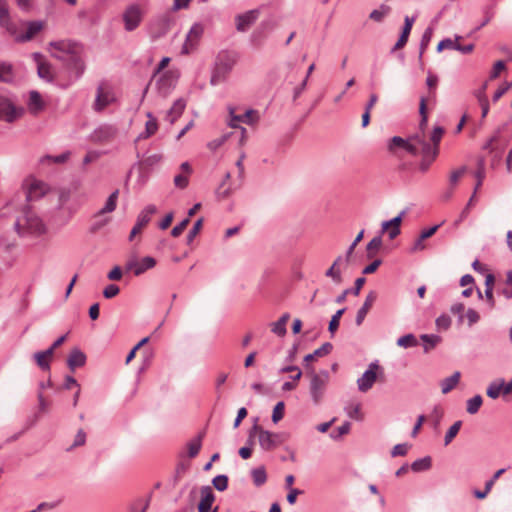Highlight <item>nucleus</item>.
<instances>
[{"mask_svg": "<svg viewBox=\"0 0 512 512\" xmlns=\"http://www.w3.org/2000/svg\"><path fill=\"white\" fill-rule=\"evenodd\" d=\"M51 56L63 62L70 73L69 82L63 87L66 88L82 77L86 65L84 61V48L76 41L58 40L49 43Z\"/></svg>", "mask_w": 512, "mask_h": 512, "instance_id": "1", "label": "nucleus"}, {"mask_svg": "<svg viewBox=\"0 0 512 512\" xmlns=\"http://www.w3.org/2000/svg\"><path fill=\"white\" fill-rule=\"evenodd\" d=\"M285 440V434H273L264 430L258 425V418H255L254 424L249 430L246 445L242 448H254L257 445L260 448H271L283 444Z\"/></svg>", "mask_w": 512, "mask_h": 512, "instance_id": "2", "label": "nucleus"}, {"mask_svg": "<svg viewBox=\"0 0 512 512\" xmlns=\"http://www.w3.org/2000/svg\"><path fill=\"white\" fill-rule=\"evenodd\" d=\"M237 62V56L234 52L227 50L220 51L215 59V63L212 69L210 83L212 86H217L224 82L230 72L233 70Z\"/></svg>", "mask_w": 512, "mask_h": 512, "instance_id": "3", "label": "nucleus"}, {"mask_svg": "<svg viewBox=\"0 0 512 512\" xmlns=\"http://www.w3.org/2000/svg\"><path fill=\"white\" fill-rule=\"evenodd\" d=\"M173 24L171 12H163L155 15L148 23L147 32L152 41H156L170 31Z\"/></svg>", "mask_w": 512, "mask_h": 512, "instance_id": "4", "label": "nucleus"}, {"mask_svg": "<svg viewBox=\"0 0 512 512\" xmlns=\"http://www.w3.org/2000/svg\"><path fill=\"white\" fill-rule=\"evenodd\" d=\"M310 396L314 404L318 405L326 391V387L329 381V373L327 370H321L319 373H315L311 369L310 373Z\"/></svg>", "mask_w": 512, "mask_h": 512, "instance_id": "5", "label": "nucleus"}, {"mask_svg": "<svg viewBox=\"0 0 512 512\" xmlns=\"http://www.w3.org/2000/svg\"><path fill=\"white\" fill-rule=\"evenodd\" d=\"M23 221L24 223L21 220H17L14 224L15 230L19 235H24L25 233L41 235L46 230L43 221L32 212H27Z\"/></svg>", "mask_w": 512, "mask_h": 512, "instance_id": "6", "label": "nucleus"}, {"mask_svg": "<svg viewBox=\"0 0 512 512\" xmlns=\"http://www.w3.org/2000/svg\"><path fill=\"white\" fill-rule=\"evenodd\" d=\"M27 201H36L42 198L49 190L48 185L35 178L34 176H28L22 185Z\"/></svg>", "mask_w": 512, "mask_h": 512, "instance_id": "7", "label": "nucleus"}, {"mask_svg": "<svg viewBox=\"0 0 512 512\" xmlns=\"http://www.w3.org/2000/svg\"><path fill=\"white\" fill-rule=\"evenodd\" d=\"M116 100L113 89L106 83H101L97 86L95 101L93 103V110L97 113L104 111L105 108L110 106Z\"/></svg>", "mask_w": 512, "mask_h": 512, "instance_id": "8", "label": "nucleus"}, {"mask_svg": "<svg viewBox=\"0 0 512 512\" xmlns=\"http://www.w3.org/2000/svg\"><path fill=\"white\" fill-rule=\"evenodd\" d=\"M118 134V128L114 124L102 123L89 135V140L95 144H105L112 141Z\"/></svg>", "mask_w": 512, "mask_h": 512, "instance_id": "9", "label": "nucleus"}, {"mask_svg": "<svg viewBox=\"0 0 512 512\" xmlns=\"http://www.w3.org/2000/svg\"><path fill=\"white\" fill-rule=\"evenodd\" d=\"M79 205L71 201V192L69 189H60L58 191L57 209L65 217V222H68L73 215L77 212Z\"/></svg>", "mask_w": 512, "mask_h": 512, "instance_id": "10", "label": "nucleus"}, {"mask_svg": "<svg viewBox=\"0 0 512 512\" xmlns=\"http://www.w3.org/2000/svg\"><path fill=\"white\" fill-rule=\"evenodd\" d=\"M122 19L124 22V29L127 32H132L141 24L143 19V11L138 4H130L124 10Z\"/></svg>", "mask_w": 512, "mask_h": 512, "instance_id": "11", "label": "nucleus"}, {"mask_svg": "<svg viewBox=\"0 0 512 512\" xmlns=\"http://www.w3.org/2000/svg\"><path fill=\"white\" fill-rule=\"evenodd\" d=\"M21 25L26 27L25 33H20L19 25L16 23V34H10L18 43L30 41L44 27L43 22L39 20L22 22Z\"/></svg>", "mask_w": 512, "mask_h": 512, "instance_id": "12", "label": "nucleus"}, {"mask_svg": "<svg viewBox=\"0 0 512 512\" xmlns=\"http://www.w3.org/2000/svg\"><path fill=\"white\" fill-rule=\"evenodd\" d=\"M155 265L156 260L151 256H145L142 259L132 257L126 262L125 270L132 271L135 276H140L147 270L154 268Z\"/></svg>", "mask_w": 512, "mask_h": 512, "instance_id": "13", "label": "nucleus"}, {"mask_svg": "<svg viewBox=\"0 0 512 512\" xmlns=\"http://www.w3.org/2000/svg\"><path fill=\"white\" fill-rule=\"evenodd\" d=\"M229 114H230V120L228 122V125L231 128H239L241 130L242 139H244V137H245L246 129L242 126L235 124L234 120H242V122H244L248 125H254L260 119L258 112L254 109H248L244 115H235L234 108L230 107Z\"/></svg>", "mask_w": 512, "mask_h": 512, "instance_id": "14", "label": "nucleus"}, {"mask_svg": "<svg viewBox=\"0 0 512 512\" xmlns=\"http://www.w3.org/2000/svg\"><path fill=\"white\" fill-rule=\"evenodd\" d=\"M379 368L378 361L369 364L368 369L357 380V387L360 392L365 393L373 387L377 379V371Z\"/></svg>", "mask_w": 512, "mask_h": 512, "instance_id": "15", "label": "nucleus"}, {"mask_svg": "<svg viewBox=\"0 0 512 512\" xmlns=\"http://www.w3.org/2000/svg\"><path fill=\"white\" fill-rule=\"evenodd\" d=\"M203 33V25L200 23H194L186 35V40L182 46V54H189L191 51H193Z\"/></svg>", "mask_w": 512, "mask_h": 512, "instance_id": "16", "label": "nucleus"}, {"mask_svg": "<svg viewBox=\"0 0 512 512\" xmlns=\"http://www.w3.org/2000/svg\"><path fill=\"white\" fill-rule=\"evenodd\" d=\"M177 76L172 71L164 72L156 81V89L163 97L168 96L175 88Z\"/></svg>", "mask_w": 512, "mask_h": 512, "instance_id": "17", "label": "nucleus"}, {"mask_svg": "<svg viewBox=\"0 0 512 512\" xmlns=\"http://www.w3.org/2000/svg\"><path fill=\"white\" fill-rule=\"evenodd\" d=\"M157 208L155 205L150 204L147 205L137 216L136 223L131 230L129 239L132 240L133 237L141 231V229L146 226L154 213H156Z\"/></svg>", "mask_w": 512, "mask_h": 512, "instance_id": "18", "label": "nucleus"}, {"mask_svg": "<svg viewBox=\"0 0 512 512\" xmlns=\"http://www.w3.org/2000/svg\"><path fill=\"white\" fill-rule=\"evenodd\" d=\"M21 114L22 110L17 109L6 97L0 96V119L11 123Z\"/></svg>", "mask_w": 512, "mask_h": 512, "instance_id": "19", "label": "nucleus"}, {"mask_svg": "<svg viewBox=\"0 0 512 512\" xmlns=\"http://www.w3.org/2000/svg\"><path fill=\"white\" fill-rule=\"evenodd\" d=\"M259 15L257 9L246 11L243 14H239L235 17L236 29L239 32L247 31L252 24L255 23Z\"/></svg>", "mask_w": 512, "mask_h": 512, "instance_id": "20", "label": "nucleus"}, {"mask_svg": "<svg viewBox=\"0 0 512 512\" xmlns=\"http://www.w3.org/2000/svg\"><path fill=\"white\" fill-rule=\"evenodd\" d=\"M201 499L198 504L199 512H209L215 501L213 490L210 486H203L200 490Z\"/></svg>", "mask_w": 512, "mask_h": 512, "instance_id": "21", "label": "nucleus"}, {"mask_svg": "<svg viewBox=\"0 0 512 512\" xmlns=\"http://www.w3.org/2000/svg\"><path fill=\"white\" fill-rule=\"evenodd\" d=\"M415 20H416V16H406L404 18V26L402 29V33H401L398 41L392 48V52H394L395 50L400 49L406 45V43L408 41L409 34L411 32V29H412V26H413Z\"/></svg>", "mask_w": 512, "mask_h": 512, "instance_id": "22", "label": "nucleus"}, {"mask_svg": "<svg viewBox=\"0 0 512 512\" xmlns=\"http://www.w3.org/2000/svg\"><path fill=\"white\" fill-rule=\"evenodd\" d=\"M86 355L79 348H73L67 358V365L71 371L83 367L86 363Z\"/></svg>", "mask_w": 512, "mask_h": 512, "instance_id": "23", "label": "nucleus"}, {"mask_svg": "<svg viewBox=\"0 0 512 512\" xmlns=\"http://www.w3.org/2000/svg\"><path fill=\"white\" fill-rule=\"evenodd\" d=\"M408 141L412 143V145L415 147L416 155L422 154L427 155L433 150L432 146L429 142H427L424 138V136L420 134H415L413 136H410L408 138Z\"/></svg>", "mask_w": 512, "mask_h": 512, "instance_id": "24", "label": "nucleus"}, {"mask_svg": "<svg viewBox=\"0 0 512 512\" xmlns=\"http://www.w3.org/2000/svg\"><path fill=\"white\" fill-rule=\"evenodd\" d=\"M186 101L183 98H178L173 102V105L168 110L166 119L173 124L184 112Z\"/></svg>", "mask_w": 512, "mask_h": 512, "instance_id": "25", "label": "nucleus"}, {"mask_svg": "<svg viewBox=\"0 0 512 512\" xmlns=\"http://www.w3.org/2000/svg\"><path fill=\"white\" fill-rule=\"evenodd\" d=\"M375 299H376V295L374 292H370L366 296V299H365L363 305L358 310L357 315H356L355 322H356L357 326H360L363 323V321H364L368 311L370 310L372 304L374 303Z\"/></svg>", "mask_w": 512, "mask_h": 512, "instance_id": "26", "label": "nucleus"}, {"mask_svg": "<svg viewBox=\"0 0 512 512\" xmlns=\"http://www.w3.org/2000/svg\"><path fill=\"white\" fill-rule=\"evenodd\" d=\"M332 344L329 342L323 343L319 348H317L313 353L308 354L304 357L305 367L306 369L311 371V367L309 362L315 359L316 357H322L328 355L332 351Z\"/></svg>", "mask_w": 512, "mask_h": 512, "instance_id": "27", "label": "nucleus"}, {"mask_svg": "<svg viewBox=\"0 0 512 512\" xmlns=\"http://www.w3.org/2000/svg\"><path fill=\"white\" fill-rule=\"evenodd\" d=\"M119 196V190L116 189L113 191L109 197L107 198L105 205L101 208L95 215L94 218H99L100 216L113 212L117 207V200Z\"/></svg>", "mask_w": 512, "mask_h": 512, "instance_id": "28", "label": "nucleus"}, {"mask_svg": "<svg viewBox=\"0 0 512 512\" xmlns=\"http://www.w3.org/2000/svg\"><path fill=\"white\" fill-rule=\"evenodd\" d=\"M15 70L11 63L0 61V82L12 83L15 80Z\"/></svg>", "mask_w": 512, "mask_h": 512, "instance_id": "29", "label": "nucleus"}, {"mask_svg": "<svg viewBox=\"0 0 512 512\" xmlns=\"http://www.w3.org/2000/svg\"><path fill=\"white\" fill-rule=\"evenodd\" d=\"M402 145H407V152L413 156H416V150L412 143L409 142L408 139H403L400 136H394L390 139L388 149L391 152H394L397 148H401Z\"/></svg>", "mask_w": 512, "mask_h": 512, "instance_id": "30", "label": "nucleus"}, {"mask_svg": "<svg viewBox=\"0 0 512 512\" xmlns=\"http://www.w3.org/2000/svg\"><path fill=\"white\" fill-rule=\"evenodd\" d=\"M146 116L148 118V121L145 124V130L141 132L137 137L138 140L149 138L150 136L155 134L158 129L157 120L153 117L152 113L148 112Z\"/></svg>", "mask_w": 512, "mask_h": 512, "instance_id": "31", "label": "nucleus"}, {"mask_svg": "<svg viewBox=\"0 0 512 512\" xmlns=\"http://www.w3.org/2000/svg\"><path fill=\"white\" fill-rule=\"evenodd\" d=\"M51 350L38 351L33 354V359L43 371L50 370L49 358L52 357Z\"/></svg>", "mask_w": 512, "mask_h": 512, "instance_id": "32", "label": "nucleus"}, {"mask_svg": "<svg viewBox=\"0 0 512 512\" xmlns=\"http://www.w3.org/2000/svg\"><path fill=\"white\" fill-rule=\"evenodd\" d=\"M0 27L4 28L9 34H16V23L12 22L9 9H0Z\"/></svg>", "mask_w": 512, "mask_h": 512, "instance_id": "33", "label": "nucleus"}, {"mask_svg": "<svg viewBox=\"0 0 512 512\" xmlns=\"http://www.w3.org/2000/svg\"><path fill=\"white\" fill-rule=\"evenodd\" d=\"M461 374L459 371L454 372L451 376L443 379L440 382L441 391L443 394L449 393L459 383Z\"/></svg>", "mask_w": 512, "mask_h": 512, "instance_id": "34", "label": "nucleus"}, {"mask_svg": "<svg viewBox=\"0 0 512 512\" xmlns=\"http://www.w3.org/2000/svg\"><path fill=\"white\" fill-rule=\"evenodd\" d=\"M420 339L423 342V349L425 352L430 351L441 342V337L436 334H422Z\"/></svg>", "mask_w": 512, "mask_h": 512, "instance_id": "35", "label": "nucleus"}, {"mask_svg": "<svg viewBox=\"0 0 512 512\" xmlns=\"http://www.w3.org/2000/svg\"><path fill=\"white\" fill-rule=\"evenodd\" d=\"M43 108L41 95L37 91H31L29 94V109L36 114Z\"/></svg>", "mask_w": 512, "mask_h": 512, "instance_id": "36", "label": "nucleus"}, {"mask_svg": "<svg viewBox=\"0 0 512 512\" xmlns=\"http://www.w3.org/2000/svg\"><path fill=\"white\" fill-rule=\"evenodd\" d=\"M37 74L39 78L46 82H52L54 79L52 66L48 62L39 63V66L37 67Z\"/></svg>", "mask_w": 512, "mask_h": 512, "instance_id": "37", "label": "nucleus"}, {"mask_svg": "<svg viewBox=\"0 0 512 512\" xmlns=\"http://www.w3.org/2000/svg\"><path fill=\"white\" fill-rule=\"evenodd\" d=\"M482 403H483L482 396L479 394L475 395L472 398L467 400L466 411L471 415L476 414L479 411Z\"/></svg>", "mask_w": 512, "mask_h": 512, "instance_id": "38", "label": "nucleus"}, {"mask_svg": "<svg viewBox=\"0 0 512 512\" xmlns=\"http://www.w3.org/2000/svg\"><path fill=\"white\" fill-rule=\"evenodd\" d=\"M391 11V8L386 4H381L378 9H374L369 17L370 19L381 22L385 16H387Z\"/></svg>", "mask_w": 512, "mask_h": 512, "instance_id": "39", "label": "nucleus"}, {"mask_svg": "<svg viewBox=\"0 0 512 512\" xmlns=\"http://www.w3.org/2000/svg\"><path fill=\"white\" fill-rule=\"evenodd\" d=\"M230 178H231V173L230 172H226L225 175H224L223 181L221 182V184L219 185V187L217 188V190L215 192L216 196L219 199H225V198L229 197V195L231 194V188L230 187L224 188L226 182Z\"/></svg>", "mask_w": 512, "mask_h": 512, "instance_id": "40", "label": "nucleus"}, {"mask_svg": "<svg viewBox=\"0 0 512 512\" xmlns=\"http://www.w3.org/2000/svg\"><path fill=\"white\" fill-rule=\"evenodd\" d=\"M431 467V457L426 456L424 458L414 461L411 465V469L414 472L426 471Z\"/></svg>", "mask_w": 512, "mask_h": 512, "instance_id": "41", "label": "nucleus"}, {"mask_svg": "<svg viewBox=\"0 0 512 512\" xmlns=\"http://www.w3.org/2000/svg\"><path fill=\"white\" fill-rule=\"evenodd\" d=\"M251 475L253 482L256 486H262L267 480L266 471L264 467H258L253 469Z\"/></svg>", "mask_w": 512, "mask_h": 512, "instance_id": "42", "label": "nucleus"}, {"mask_svg": "<svg viewBox=\"0 0 512 512\" xmlns=\"http://www.w3.org/2000/svg\"><path fill=\"white\" fill-rule=\"evenodd\" d=\"M504 387V380H501L500 382L494 381L490 383V385L487 388V395L488 397L492 399H496L499 397V395L502 393V388Z\"/></svg>", "mask_w": 512, "mask_h": 512, "instance_id": "43", "label": "nucleus"}, {"mask_svg": "<svg viewBox=\"0 0 512 512\" xmlns=\"http://www.w3.org/2000/svg\"><path fill=\"white\" fill-rule=\"evenodd\" d=\"M462 37L459 36V35H456L455 36V41L450 39V38H444L443 40H441L438 45H437V52H441L443 51L444 49H452V50H456V47H457V41H459Z\"/></svg>", "mask_w": 512, "mask_h": 512, "instance_id": "44", "label": "nucleus"}, {"mask_svg": "<svg viewBox=\"0 0 512 512\" xmlns=\"http://www.w3.org/2000/svg\"><path fill=\"white\" fill-rule=\"evenodd\" d=\"M438 154V149L437 148H433V150H431V152L427 155H423V159L422 161L420 162V165H419V168L422 172H426L428 170V168L430 167L431 163L434 161V159L436 158Z\"/></svg>", "mask_w": 512, "mask_h": 512, "instance_id": "45", "label": "nucleus"}, {"mask_svg": "<svg viewBox=\"0 0 512 512\" xmlns=\"http://www.w3.org/2000/svg\"><path fill=\"white\" fill-rule=\"evenodd\" d=\"M462 426L461 421H456L445 434L444 437V445H448L451 443V441L455 438V436L458 434L460 428Z\"/></svg>", "mask_w": 512, "mask_h": 512, "instance_id": "46", "label": "nucleus"}, {"mask_svg": "<svg viewBox=\"0 0 512 512\" xmlns=\"http://www.w3.org/2000/svg\"><path fill=\"white\" fill-rule=\"evenodd\" d=\"M345 308H341L336 311V313L331 317L329 322L328 331L333 335L339 327L340 318L345 312Z\"/></svg>", "mask_w": 512, "mask_h": 512, "instance_id": "47", "label": "nucleus"}, {"mask_svg": "<svg viewBox=\"0 0 512 512\" xmlns=\"http://www.w3.org/2000/svg\"><path fill=\"white\" fill-rule=\"evenodd\" d=\"M344 409H345L346 414L350 418L356 419V420H361V418H362V416H361V406H360L359 403L349 404Z\"/></svg>", "mask_w": 512, "mask_h": 512, "instance_id": "48", "label": "nucleus"}, {"mask_svg": "<svg viewBox=\"0 0 512 512\" xmlns=\"http://www.w3.org/2000/svg\"><path fill=\"white\" fill-rule=\"evenodd\" d=\"M397 345L403 348H409L417 345V339L413 334H406L397 340Z\"/></svg>", "mask_w": 512, "mask_h": 512, "instance_id": "49", "label": "nucleus"}, {"mask_svg": "<svg viewBox=\"0 0 512 512\" xmlns=\"http://www.w3.org/2000/svg\"><path fill=\"white\" fill-rule=\"evenodd\" d=\"M500 293L506 299H512V270L506 273L505 287L501 289Z\"/></svg>", "mask_w": 512, "mask_h": 512, "instance_id": "50", "label": "nucleus"}, {"mask_svg": "<svg viewBox=\"0 0 512 512\" xmlns=\"http://www.w3.org/2000/svg\"><path fill=\"white\" fill-rule=\"evenodd\" d=\"M70 157V152L69 151H66L60 155H57V156H50V155H46L44 157L41 158V163H44L46 160L47 161H52L54 163H65Z\"/></svg>", "mask_w": 512, "mask_h": 512, "instance_id": "51", "label": "nucleus"}, {"mask_svg": "<svg viewBox=\"0 0 512 512\" xmlns=\"http://www.w3.org/2000/svg\"><path fill=\"white\" fill-rule=\"evenodd\" d=\"M285 405L284 402H278L272 412V421L276 424L278 423L284 416Z\"/></svg>", "mask_w": 512, "mask_h": 512, "instance_id": "52", "label": "nucleus"}, {"mask_svg": "<svg viewBox=\"0 0 512 512\" xmlns=\"http://www.w3.org/2000/svg\"><path fill=\"white\" fill-rule=\"evenodd\" d=\"M467 167L461 166L460 168L451 172L449 182L451 185H456L459 179L466 173Z\"/></svg>", "mask_w": 512, "mask_h": 512, "instance_id": "53", "label": "nucleus"}, {"mask_svg": "<svg viewBox=\"0 0 512 512\" xmlns=\"http://www.w3.org/2000/svg\"><path fill=\"white\" fill-rule=\"evenodd\" d=\"M435 323L438 329L447 330L451 326V318L446 314H442L437 317Z\"/></svg>", "mask_w": 512, "mask_h": 512, "instance_id": "54", "label": "nucleus"}, {"mask_svg": "<svg viewBox=\"0 0 512 512\" xmlns=\"http://www.w3.org/2000/svg\"><path fill=\"white\" fill-rule=\"evenodd\" d=\"M213 485L219 491L226 490L227 486H228V478H227V476H225V475L216 476L213 479Z\"/></svg>", "mask_w": 512, "mask_h": 512, "instance_id": "55", "label": "nucleus"}, {"mask_svg": "<svg viewBox=\"0 0 512 512\" xmlns=\"http://www.w3.org/2000/svg\"><path fill=\"white\" fill-rule=\"evenodd\" d=\"M202 223H203L202 219H198L194 223L192 229L188 232L187 237H186V240H187L188 244H190L194 240V238L198 234L199 230L201 229Z\"/></svg>", "mask_w": 512, "mask_h": 512, "instance_id": "56", "label": "nucleus"}, {"mask_svg": "<svg viewBox=\"0 0 512 512\" xmlns=\"http://www.w3.org/2000/svg\"><path fill=\"white\" fill-rule=\"evenodd\" d=\"M120 292V289L117 285L115 284H109L107 285L104 290H103V296L107 299H111L113 297H115L116 295H118Z\"/></svg>", "mask_w": 512, "mask_h": 512, "instance_id": "57", "label": "nucleus"}, {"mask_svg": "<svg viewBox=\"0 0 512 512\" xmlns=\"http://www.w3.org/2000/svg\"><path fill=\"white\" fill-rule=\"evenodd\" d=\"M325 276L332 278L335 283H341V273L339 269H336V266L331 265V267L325 272Z\"/></svg>", "mask_w": 512, "mask_h": 512, "instance_id": "58", "label": "nucleus"}, {"mask_svg": "<svg viewBox=\"0 0 512 512\" xmlns=\"http://www.w3.org/2000/svg\"><path fill=\"white\" fill-rule=\"evenodd\" d=\"M443 133H444V129L440 126H437L433 129L432 134H431V141L434 144L433 148L438 149V144L443 136Z\"/></svg>", "mask_w": 512, "mask_h": 512, "instance_id": "59", "label": "nucleus"}, {"mask_svg": "<svg viewBox=\"0 0 512 512\" xmlns=\"http://www.w3.org/2000/svg\"><path fill=\"white\" fill-rule=\"evenodd\" d=\"M382 246V238L381 236H375L368 244H367V251L368 256L371 257V252L373 250H378Z\"/></svg>", "mask_w": 512, "mask_h": 512, "instance_id": "60", "label": "nucleus"}, {"mask_svg": "<svg viewBox=\"0 0 512 512\" xmlns=\"http://www.w3.org/2000/svg\"><path fill=\"white\" fill-rule=\"evenodd\" d=\"M189 222V218L183 219L179 224L173 227V229L171 230V235L173 237H178L179 235H181Z\"/></svg>", "mask_w": 512, "mask_h": 512, "instance_id": "61", "label": "nucleus"}, {"mask_svg": "<svg viewBox=\"0 0 512 512\" xmlns=\"http://www.w3.org/2000/svg\"><path fill=\"white\" fill-rule=\"evenodd\" d=\"M188 184H189L188 175L178 174L174 177V185L177 188L184 189L188 186Z\"/></svg>", "mask_w": 512, "mask_h": 512, "instance_id": "62", "label": "nucleus"}, {"mask_svg": "<svg viewBox=\"0 0 512 512\" xmlns=\"http://www.w3.org/2000/svg\"><path fill=\"white\" fill-rule=\"evenodd\" d=\"M464 317H466L469 326L474 325L480 319L479 313L476 310L472 309V308H469L467 310V312L464 315Z\"/></svg>", "mask_w": 512, "mask_h": 512, "instance_id": "63", "label": "nucleus"}, {"mask_svg": "<svg viewBox=\"0 0 512 512\" xmlns=\"http://www.w3.org/2000/svg\"><path fill=\"white\" fill-rule=\"evenodd\" d=\"M86 442V433L84 432V430L80 429L78 430L75 438H74V441H73V444L71 445L70 448H76V447H80V446H83Z\"/></svg>", "mask_w": 512, "mask_h": 512, "instance_id": "64", "label": "nucleus"}]
</instances>
